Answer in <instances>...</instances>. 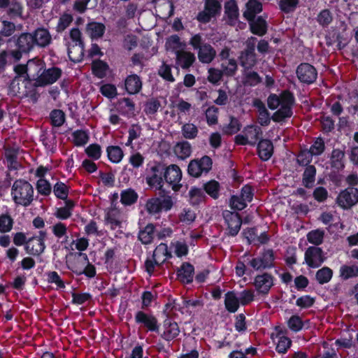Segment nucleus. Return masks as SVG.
<instances>
[{"instance_id":"obj_1","label":"nucleus","mask_w":358,"mask_h":358,"mask_svg":"<svg viewBox=\"0 0 358 358\" xmlns=\"http://www.w3.org/2000/svg\"><path fill=\"white\" fill-rule=\"evenodd\" d=\"M34 187L25 180H16L11 188V196L17 206L27 207L34 201Z\"/></svg>"},{"instance_id":"obj_2","label":"nucleus","mask_w":358,"mask_h":358,"mask_svg":"<svg viewBox=\"0 0 358 358\" xmlns=\"http://www.w3.org/2000/svg\"><path fill=\"white\" fill-rule=\"evenodd\" d=\"M189 44L194 50H197L198 59L202 64H210L216 57V50L210 44L204 43L201 34L193 35Z\"/></svg>"},{"instance_id":"obj_3","label":"nucleus","mask_w":358,"mask_h":358,"mask_svg":"<svg viewBox=\"0 0 358 358\" xmlns=\"http://www.w3.org/2000/svg\"><path fill=\"white\" fill-rule=\"evenodd\" d=\"M12 39L16 49L10 50V55L15 62L20 60L23 55L29 53L35 47L31 33H22L17 36H13Z\"/></svg>"},{"instance_id":"obj_4","label":"nucleus","mask_w":358,"mask_h":358,"mask_svg":"<svg viewBox=\"0 0 358 358\" xmlns=\"http://www.w3.org/2000/svg\"><path fill=\"white\" fill-rule=\"evenodd\" d=\"M213 159L208 155H203L201 158H195L189 162L187 173L192 178H198L202 176H206L212 169Z\"/></svg>"},{"instance_id":"obj_5","label":"nucleus","mask_w":358,"mask_h":358,"mask_svg":"<svg viewBox=\"0 0 358 358\" xmlns=\"http://www.w3.org/2000/svg\"><path fill=\"white\" fill-rule=\"evenodd\" d=\"M165 164L155 162L153 165L148 170L145 178L146 183L152 188L161 190L164 184Z\"/></svg>"},{"instance_id":"obj_6","label":"nucleus","mask_w":358,"mask_h":358,"mask_svg":"<svg viewBox=\"0 0 358 358\" xmlns=\"http://www.w3.org/2000/svg\"><path fill=\"white\" fill-rule=\"evenodd\" d=\"M275 256L273 249H264L259 255L250 259L248 264L255 271H264L275 267Z\"/></svg>"},{"instance_id":"obj_7","label":"nucleus","mask_w":358,"mask_h":358,"mask_svg":"<svg viewBox=\"0 0 358 358\" xmlns=\"http://www.w3.org/2000/svg\"><path fill=\"white\" fill-rule=\"evenodd\" d=\"M167 252V245L161 243L154 250L151 257H148L145 261L144 266L145 271L151 275L155 272L156 266H161L166 262L164 254Z\"/></svg>"},{"instance_id":"obj_8","label":"nucleus","mask_w":358,"mask_h":358,"mask_svg":"<svg viewBox=\"0 0 358 358\" xmlns=\"http://www.w3.org/2000/svg\"><path fill=\"white\" fill-rule=\"evenodd\" d=\"M173 206L171 196H168L164 199L159 197H152L147 200L145 204V209L149 215H157L162 211L170 210Z\"/></svg>"},{"instance_id":"obj_9","label":"nucleus","mask_w":358,"mask_h":358,"mask_svg":"<svg viewBox=\"0 0 358 358\" xmlns=\"http://www.w3.org/2000/svg\"><path fill=\"white\" fill-rule=\"evenodd\" d=\"M62 71L57 66L43 69L41 74L35 79L34 87H43L52 85L62 76Z\"/></svg>"},{"instance_id":"obj_10","label":"nucleus","mask_w":358,"mask_h":358,"mask_svg":"<svg viewBox=\"0 0 358 358\" xmlns=\"http://www.w3.org/2000/svg\"><path fill=\"white\" fill-rule=\"evenodd\" d=\"M221 9V4L217 0H206L204 9L199 12L196 20L203 24L208 23L220 13Z\"/></svg>"},{"instance_id":"obj_11","label":"nucleus","mask_w":358,"mask_h":358,"mask_svg":"<svg viewBox=\"0 0 358 358\" xmlns=\"http://www.w3.org/2000/svg\"><path fill=\"white\" fill-rule=\"evenodd\" d=\"M135 322L147 330L159 334V324L157 318L151 313L138 310L135 314Z\"/></svg>"},{"instance_id":"obj_12","label":"nucleus","mask_w":358,"mask_h":358,"mask_svg":"<svg viewBox=\"0 0 358 358\" xmlns=\"http://www.w3.org/2000/svg\"><path fill=\"white\" fill-rule=\"evenodd\" d=\"M296 75L300 83L311 85L317 78V71L313 65L302 62L296 67Z\"/></svg>"},{"instance_id":"obj_13","label":"nucleus","mask_w":358,"mask_h":358,"mask_svg":"<svg viewBox=\"0 0 358 358\" xmlns=\"http://www.w3.org/2000/svg\"><path fill=\"white\" fill-rule=\"evenodd\" d=\"M338 205L343 209H350L358 203V189L347 187L341 190L336 198Z\"/></svg>"},{"instance_id":"obj_14","label":"nucleus","mask_w":358,"mask_h":358,"mask_svg":"<svg viewBox=\"0 0 358 358\" xmlns=\"http://www.w3.org/2000/svg\"><path fill=\"white\" fill-rule=\"evenodd\" d=\"M182 171L176 164H170L166 166L164 182L171 186L174 192H178L182 187L180 181L182 180Z\"/></svg>"},{"instance_id":"obj_15","label":"nucleus","mask_w":358,"mask_h":358,"mask_svg":"<svg viewBox=\"0 0 358 358\" xmlns=\"http://www.w3.org/2000/svg\"><path fill=\"white\" fill-rule=\"evenodd\" d=\"M304 259L306 264L313 268L320 267L325 260L323 250L316 246H310L306 249Z\"/></svg>"},{"instance_id":"obj_16","label":"nucleus","mask_w":358,"mask_h":358,"mask_svg":"<svg viewBox=\"0 0 358 358\" xmlns=\"http://www.w3.org/2000/svg\"><path fill=\"white\" fill-rule=\"evenodd\" d=\"M222 216L228 226V234L231 236H236L238 234L242 224V219L240 214L236 212L225 210L222 212Z\"/></svg>"},{"instance_id":"obj_17","label":"nucleus","mask_w":358,"mask_h":358,"mask_svg":"<svg viewBox=\"0 0 358 358\" xmlns=\"http://www.w3.org/2000/svg\"><path fill=\"white\" fill-rule=\"evenodd\" d=\"M253 285L256 291L261 294H268L271 288L274 285V277L264 272L255 277Z\"/></svg>"},{"instance_id":"obj_18","label":"nucleus","mask_w":358,"mask_h":358,"mask_svg":"<svg viewBox=\"0 0 358 358\" xmlns=\"http://www.w3.org/2000/svg\"><path fill=\"white\" fill-rule=\"evenodd\" d=\"M224 16L227 17L226 23L234 27L238 20L240 13L237 1L236 0H228L224 4Z\"/></svg>"},{"instance_id":"obj_19","label":"nucleus","mask_w":358,"mask_h":358,"mask_svg":"<svg viewBox=\"0 0 358 358\" xmlns=\"http://www.w3.org/2000/svg\"><path fill=\"white\" fill-rule=\"evenodd\" d=\"M275 333H272L271 338L272 340L278 338V343L275 347V350L279 354H285L287 352L288 349L292 345V341L289 338L285 336V331H283L280 327L275 328Z\"/></svg>"},{"instance_id":"obj_20","label":"nucleus","mask_w":358,"mask_h":358,"mask_svg":"<svg viewBox=\"0 0 358 358\" xmlns=\"http://www.w3.org/2000/svg\"><path fill=\"white\" fill-rule=\"evenodd\" d=\"M177 279L182 284H190L193 282L194 267L189 262H182L176 271Z\"/></svg>"},{"instance_id":"obj_21","label":"nucleus","mask_w":358,"mask_h":358,"mask_svg":"<svg viewBox=\"0 0 358 358\" xmlns=\"http://www.w3.org/2000/svg\"><path fill=\"white\" fill-rule=\"evenodd\" d=\"M163 333L160 336L166 341H171L175 339L180 334V329L177 322L172 321L170 318H166L163 322Z\"/></svg>"},{"instance_id":"obj_22","label":"nucleus","mask_w":358,"mask_h":358,"mask_svg":"<svg viewBox=\"0 0 358 358\" xmlns=\"http://www.w3.org/2000/svg\"><path fill=\"white\" fill-rule=\"evenodd\" d=\"M250 31L254 35L258 36H264L268 31V23L263 16L255 17L252 20H248Z\"/></svg>"},{"instance_id":"obj_23","label":"nucleus","mask_w":358,"mask_h":358,"mask_svg":"<svg viewBox=\"0 0 358 358\" xmlns=\"http://www.w3.org/2000/svg\"><path fill=\"white\" fill-rule=\"evenodd\" d=\"M45 243H41L34 236L29 237V241L24 249L25 252L31 257H38L45 250Z\"/></svg>"},{"instance_id":"obj_24","label":"nucleus","mask_w":358,"mask_h":358,"mask_svg":"<svg viewBox=\"0 0 358 358\" xmlns=\"http://www.w3.org/2000/svg\"><path fill=\"white\" fill-rule=\"evenodd\" d=\"M257 154L263 162L268 161L273 154V145L271 140L262 138L257 145Z\"/></svg>"},{"instance_id":"obj_25","label":"nucleus","mask_w":358,"mask_h":358,"mask_svg":"<svg viewBox=\"0 0 358 358\" xmlns=\"http://www.w3.org/2000/svg\"><path fill=\"white\" fill-rule=\"evenodd\" d=\"M31 34L33 36L35 46L45 48L50 45L52 41L51 35L47 29L38 28Z\"/></svg>"},{"instance_id":"obj_26","label":"nucleus","mask_w":358,"mask_h":358,"mask_svg":"<svg viewBox=\"0 0 358 358\" xmlns=\"http://www.w3.org/2000/svg\"><path fill=\"white\" fill-rule=\"evenodd\" d=\"M330 164L331 168L338 171H342L345 167V152L343 149L334 148L330 156Z\"/></svg>"},{"instance_id":"obj_27","label":"nucleus","mask_w":358,"mask_h":358,"mask_svg":"<svg viewBox=\"0 0 358 358\" xmlns=\"http://www.w3.org/2000/svg\"><path fill=\"white\" fill-rule=\"evenodd\" d=\"M43 68L44 66L38 60L29 59L27 62V83L25 85L27 89L28 84H31L32 81L35 82V79L41 74Z\"/></svg>"},{"instance_id":"obj_28","label":"nucleus","mask_w":358,"mask_h":358,"mask_svg":"<svg viewBox=\"0 0 358 358\" xmlns=\"http://www.w3.org/2000/svg\"><path fill=\"white\" fill-rule=\"evenodd\" d=\"M125 90L129 94H136L142 89V81L136 74H131L127 76L124 80Z\"/></svg>"},{"instance_id":"obj_29","label":"nucleus","mask_w":358,"mask_h":358,"mask_svg":"<svg viewBox=\"0 0 358 358\" xmlns=\"http://www.w3.org/2000/svg\"><path fill=\"white\" fill-rule=\"evenodd\" d=\"M245 10L243 15L247 20H252L263 10L262 3L259 0H248L245 3Z\"/></svg>"},{"instance_id":"obj_30","label":"nucleus","mask_w":358,"mask_h":358,"mask_svg":"<svg viewBox=\"0 0 358 358\" xmlns=\"http://www.w3.org/2000/svg\"><path fill=\"white\" fill-rule=\"evenodd\" d=\"M69 59L74 63H79L83 60L85 55L84 43H75L68 47L67 50Z\"/></svg>"},{"instance_id":"obj_31","label":"nucleus","mask_w":358,"mask_h":358,"mask_svg":"<svg viewBox=\"0 0 358 358\" xmlns=\"http://www.w3.org/2000/svg\"><path fill=\"white\" fill-rule=\"evenodd\" d=\"M195 59L194 55L190 52L178 50L176 52V64L183 69H189Z\"/></svg>"},{"instance_id":"obj_32","label":"nucleus","mask_w":358,"mask_h":358,"mask_svg":"<svg viewBox=\"0 0 358 358\" xmlns=\"http://www.w3.org/2000/svg\"><path fill=\"white\" fill-rule=\"evenodd\" d=\"M224 306L230 313H235L240 307L238 297L234 291H228L224 295Z\"/></svg>"},{"instance_id":"obj_33","label":"nucleus","mask_w":358,"mask_h":358,"mask_svg":"<svg viewBox=\"0 0 358 358\" xmlns=\"http://www.w3.org/2000/svg\"><path fill=\"white\" fill-rule=\"evenodd\" d=\"M317 170L314 165H309L305 168L302 174V185L307 189H312L315 186Z\"/></svg>"},{"instance_id":"obj_34","label":"nucleus","mask_w":358,"mask_h":358,"mask_svg":"<svg viewBox=\"0 0 358 358\" xmlns=\"http://www.w3.org/2000/svg\"><path fill=\"white\" fill-rule=\"evenodd\" d=\"M117 110L124 116L134 114L135 103L130 98L120 99L116 103Z\"/></svg>"},{"instance_id":"obj_35","label":"nucleus","mask_w":358,"mask_h":358,"mask_svg":"<svg viewBox=\"0 0 358 358\" xmlns=\"http://www.w3.org/2000/svg\"><path fill=\"white\" fill-rule=\"evenodd\" d=\"M78 255L80 258L75 259L70 265H67V267L73 273L81 275L83 268L86 263H88V257L83 252H78Z\"/></svg>"},{"instance_id":"obj_36","label":"nucleus","mask_w":358,"mask_h":358,"mask_svg":"<svg viewBox=\"0 0 358 358\" xmlns=\"http://www.w3.org/2000/svg\"><path fill=\"white\" fill-rule=\"evenodd\" d=\"M109 66L107 62L101 59H95L92 62V74L98 78L102 79L105 78Z\"/></svg>"},{"instance_id":"obj_37","label":"nucleus","mask_w":358,"mask_h":358,"mask_svg":"<svg viewBox=\"0 0 358 358\" xmlns=\"http://www.w3.org/2000/svg\"><path fill=\"white\" fill-rule=\"evenodd\" d=\"M155 231V226L153 224L150 223L147 224L139 231L138 234V240L144 245L151 243L154 238Z\"/></svg>"},{"instance_id":"obj_38","label":"nucleus","mask_w":358,"mask_h":358,"mask_svg":"<svg viewBox=\"0 0 358 358\" xmlns=\"http://www.w3.org/2000/svg\"><path fill=\"white\" fill-rule=\"evenodd\" d=\"M244 131H245V134L248 136L249 141H250V145L255 146L257 141H259L262 136V129L254 124H250L245 127Z\"/></svg>"},{"instance_id":"obj_39","label":"nucleus","mask_w":358,"mask_h":358,"mask_svg":"<svg viewBox=\"0 0 358 358\" xmlns=\"http://www.w3.org/2000/svg\"><path fill=\"white\" fill-rule=\"evenodd\" d=\"M315 20L323 29L328 28L334 20V15L329 8H324L319 12Z\"/></svg>"},{"instance_id":"obj_40","label":"nucleus","mask_w":358,"mask_h":358,"mask_svg":"<svg viewBox=\"0 0 358 358\" xmlns=\"http://www.w3.org/2000/svg\"><path fill=\"white\" fill-rule=\"evenodd\" d=\"M203 191L213 199L220 197V184L218 181L212 179L203 185Z\"/></svg>"},{"instance_id":"obj_41","label":"nucleus","mask_w":358,"mask_h":358,"mask_svg":"<svg viewBox=\"0 0 358 358\" xmlns=\"http://www.w3.org/2000/svg\"><path fill=\"white\" fill-rule=\"evenodd\" d=\"M239 62L245 71H248L256 65L257 62V55L256 54L241 52L239 56Z\"/></svg>"},{"instance_id":"obj_42","label":"nucleus","mask_w":358,"mask_h":358,"mask_svg":"<svg viewBox=\"0 0 358 358\" xmlns=\"http://www.w3.org/2000/svg\"><path fill=\"white\" fill-rule=\"evenodd\" d=\"M40 141L44 145L45 149L52 153H55L57 150V139L55 134H48V132H43L40 136Z\"/></svg>"},{"instance_id":"obj_43","label":"nucleus","mask_w":358,"mask_h":358,"mask_svg":"<svg viewBox=\"0 0 358 358\" xmlns=\"http://www.w3.org/2000/svg\"><path fill=\"white\" fill-rule=\"evenodd\" d=\"M138 199L137 192L131 188L124 189L120 193V202L125 206L134 204Z\"/></svg>"},{"instance_id":"obj_44","label":"nucleus","mask_w":358,"mask_h":358,"mask_svg":"<svg viewBox=\"0 0 358 358\" xmlns=\"http://www.w3.org/2000/svg\"><path fill=\"white\" fill-rule=\"evenodd\" d=\"M108 160L114 164L120 163L123 157L124 152L122 148L118 145H109L106 148Z\"/></svg>"},{"instance_id":"obj_45","label":"nucleus","mask_w":358,"mask_h":358,"mask_svg":"<svg viewBox=\"0 0 358 358\" xmlns=\"http://www.w3.org/2000/svg\"><path fill=\"white\" fill-rule=\"evenodd\" d=\"M13 218L8 210L0 215V232L1 234L10 232L13 227Z\"/></svg>"},{"instance_id":"obj_46","label":"nucleus","mask_w":358,"mask_h":358,"mask_svg":"<svg viewBox=\"0 0 358 358\" xmlns=\"http://www.w3.org/2000/svg\"><path fill=\"white\" fill-rule=\"evenodd\" d=\"M175 153L180 159H185L189 157L192 154V147L188 141H182L178 143L174 147Z\"/></svg>"},{"instance_id":"obj_47","label":"nucleus","mask_w":358,"mask_h":358,"mask_svg":"<svg viewBox=\"0 0 358 358\" xmlns=\"http://www.w3.org/2000/svg\"><path fill=\"white\" fill-rule=\"evenodd\" d=\"M292 115V108L285 106H280V108L273 114L271 119L275 122H280L287 118L291 117Z\"/></svg>"},{"instance_id":"obj_48","label":"nucleus","mask_w":358,"mask_h":358,"mask_svg":"<svg viewBox=\"0 0 358 358\" xmlns=\"http://www.w3.org/2000/svg\"><path fill=\"white\" fill-rule=\"evenodd\" d=\"M333 276V271L328 266H324L319 269L315 274V278L320 285L329 282Z\"/></svg>"},{"instance_id":"obj_49","label":"nucleus","mask_w":358,"mask_h":358,"mask_svg":"<svg viewBox=\"0 0 358 358\" xmlns=\"http://www.w3.org/2000/svg\"><path fill=\"white\" fill-rule=\"evenodd\" d=\"M73 143L75 146L85 145L89 141L90 136L87 131L77 129L72 133Z\"/></svg>"},{"instance_id":"obj_50","label":"nucleus","mask_w":358,"mask_h":358,"mask_svg":"<svg viewBox=\"0 0 358 358\" xmlns=\"http://www.w3.org/2000/svg\"><path fill=\"white\" fill-rule=\"evenodd\" d=\"M262 81V78L256 71H245L243 73V83L245 85L255 87Z\"/></svg>"},{"instance_id":"obj_51","label":"nucleus","mask_w":358,"mask_h":358,"mask_svg":"<svg viewBox=\"0 0 358 358\" xmlns=\"http://www.w3.org/2000/svg\"><path fill=\"white\" fill-rule=\"evenodd\" d=\"M51 124L55 127H59L64 124L66 115L63 110L54 109L50 113Z\"/></svg>"},{"instance_id":"obj_52","label":"nucleus","mask_w":358,"mask_h":358,"mask_svg":"<svg viewBox=\"0 0 358 358\" xmlns=\"http://www.w3.org/2000/svg\"><path fill=\"white\" fill-rule=\"evenodd\" d=\"M299 3V0H280L278 3L279 9L286 14L293 13Z\"/></svg>"},{"instance_id":"obj_53","label":"nucleus","mask_w":358,"mask_h":358,"mask_svg":"<svg viewBox=\"0 0 358 358\" xmlns=\"http://www.w3.org/2000/svg\"><path fill=\"white\" fill-rule=\"evenodd\" d=\"M324 231L322 229H315L309 231L307 234L308 241L316 247L322 243L324 241Z\"/></svg>"},{"instance_id":"obj_54","label":"nucleus","mask_w":358,"mask_h":358,"mask_svg":"<svg viewBox=\"0 0 358 358\" xmlns=\"http://www.w3.org/2000/svg\"><path fill=\"white\" fill-rule=\"evenodd\" d=\"M241 127V124L239 120L234 116H230V122L223 127L222 131L225 134L232 135L239 131Z\"/></svg>"},{"instance_id":"obj_55","label":"nucleus","mask_w":358,"mask_h":358,"mask_svg":"<svg viewBox=\"0 0 358 358\" xmlns=\"http://www.w3.org/2000/svg\"><path fill=\"white\" fill-rule=\"evenodd\" d=\"M340 276L343 280H348L358 276V266L355 265H343L340 268Z\"/></svg>"},{"instance_id":"obj_56","label":"nucleus","mask_w":358,"mask_h":358,"mask_svg":"<svg viewBox=\"0 0 358 358\" xmlns=\"http://www.w3.org/2000/svg\"><path fill=\"white\" fill-rule=\"evenodd\" d=\"M52 232L54 236L58 239L64 238V241L66 242L68 239L67 231L68 228L66 225L62 222H59L51 227Z\"/></svg>"},{"instance_id":"obj_57","label":"nucleus","mask_w":358,"mask_h":358,"mask_svg":"<svg viewBox=\"0 0 358 358\" xmlns=\"http://www.w3.org/2000/svg\"><path fill=\"white\" fill-rule=\"evenodd\" d=\"M69 187L62 182H57L53 187V193L59 199H66L68 198Z\"/></svg>"},{"instance_id":"obj_58","label":"nucleus","mask_w":358,"mask_h":358,"mask_svg":"<svg viewBox=\"0 0 358 358\" xmlns=\"http://www.w3.org/2000/svg\"><path fill=\"white\" fill-rule=\"evenodd\" d=\"M47 281L48 283L55 284L57 289H63L66 287L65 282L61 278L57 271H47L45 273Z\"/></svg>"},{"instance_id":"obj_59","label":"nucleus","mask_w":358,"mask_h":358,"mask_svg":"<svg viewBox=\"0 0 358 358\" xmlns=\"http://www.w3.org/2000/svg\"><path fill=\"white\" fill-rule=\"evenodd\" d=\"M38 193L44 196H49L52 192L50 182L46 179H38L36 184Z\"/></svg>"},{"instance_id":"obj_60","label":"nucleus","mask_w":358,"mask_h":358,"mask_svg":"<svg viewBox=\"0 0 358 358\" xmlns=\"http://www.w3.org/2000/svg\"><path fill=\"white\" fill-rule=\"evenodd\" d=\"M313 156H320L325 150V143L322 137H317L308 150Z\"/></svg>"},{"instance_id":"obj_61","label":"nucleus","mask_w":358,"mask_h":358,"mask_svg":"<svg viewBox=\"0 0 358 358\" xmlns=\"http://www.w3.org/2000/svg\"><path fill=\"white\" fill-rule=\"evenodd\" d=\"M160 107V101L157 99L151 98L145 103L144 112L148 115H153L157 113Z\"/></svg>"},{"instance_id":"obj_62","label":"nucleus","mask_w":358,"mask_h":358,"mask_svg":"<svg viewBox=\"0 0 358 358\" xmlns=\"http://www.w3.org/2000/svg\"><path fill=\"white\" fill-rule=\"evenodd\" d=\"M199 130L196 125L186 123L182 127V136L187 139H194L197 136Z\"/></svg>"},{"instance_id":"obj_63","label":"nucleus","mask_w":358,"mask_h":358,"mask_svg":"<svg viewBox=\"0 0 358 358\" xmlns=\"http://www.w3.org/2000/svg\"><path fill=\"white\" fill-rule=\"evenodd\" d=\"M313 155L308 150H303L299 152L296 157V163L301 166L310 165L313 160Z\"/></svg>"},{"instance_id":"obj_64","label":"nucleus","mask_w":358,"mask_h":358,"mask_svg":"<svg viewBox=\"0 0 358 358\" xmlns=\"http://www.w3.org/2000/svg\"><path fill=\"white\" fill-rule=\"evenodd\" d=\"M287 326L292 331L299 332L303 327V322L299 315H294L288 320Z\"/></svg>"}]
</instances>
